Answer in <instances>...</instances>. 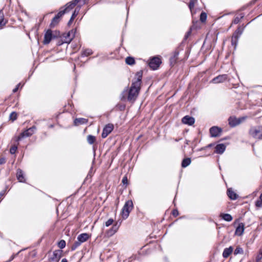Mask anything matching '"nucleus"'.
I'll return each mask as SVG.
<instances>
[{"instance_id": "1", "label": "nucleus", "mask_w": 262, "mask_h": 262, "mask_svg": "<svg viewBox=\"0 0 262 262\" xmlns=\"http://www.w3.org/2000/svg\"><path fill=\"white\" fill-rule=\"evenodd\" d=\"M142 77V71H139L136 74L135 79L133 81L130 87L128 90H125L122 92V100H127L132 103L135 101L141 89Z\"/></svg>"}, {"instance_id": "2", "label": "nucleus", "mask_w": 262, "mask_h": 262, "mask_svg": "<svg viewBox=\"0 0 262 262\" xmlns=\"http://www.w3.org/2000/svg\"><path fill=\"white\" fill-rule=\"evenodd\" d=\"M81 1V0H74L73 1L67 4L65 6V8L63 10L60 11L52 19L50 24V27L53 28L56 26L59 22L60 18L61 17L66 13L69 12L71 10L73 9L76 5ZM82 1L83 3H84V0H82Z\"/></svg>"}, {"instance_id": "3", "label": "nucleus", "mask_w": 262, "mask_h": 262, "mask_svg": "<svg viewBox=\"0 0 262 262\" xmlns=\"http://www.w3.org/2000/svg\"><path fill=\"white\" fill-rule=\"evenodd\" d=\"M249 134L256 139L262 140V126L251 127L249 130Z\"/></svg>"}, {"instance_id": "4", "label": "nucleus", "mask_w": 262, "mask_h": 262, "mask_svg": "<svg viewBox=\"0 0 262 262\" xmlns=\"http://www.w3.org/2000/svg\"><path fill=\"white\" fill-rule=\"evenodd\" d=\"M133 208V202L132 201H127L123 206L121 212L122 216L123 219H126Z\"/></svg>"}, {"instance_id": "5", "label": "nucleus", "mask_w": 262, "mask_h": 262, "mask_svg": "<svg viewBox=\"0 0 262 262\" xmlns=\"http://www.w3.org/2000/svg\"><path fill=\"white\" fill-rule=\"evenodd\" d=\"M246 118V117H245L238 118L235 117H230L228 119L229 124L231 126L234 127L245 121Z\"/></svg>"}, {"instance_id": "6", "label": "nucleus", "mask_w": 262, "mask_h": 262, "mask_svg": "<svg viewBox=\"0 0 262 262\" xmlns=\"http://www.w3.org/2000/svg\"><path fill=\"white\" fill-rule=\"evenodd\" d=\"M161 63V59L157 57H154L151 59L148 64L151 69L152 70H156Z\"/></svg>"}, {"instance_id": "7", "label": "nucleus", "mask_w": 262, "mask_h": 262, "mask_svg": "<svg viewBox=\"0 0 262 262\" xmlns=\"http://www.w3.org/2000/svg\"><path fill=\"white\" fill-rule=\"evenodd\" d=\"M61 256V251L60 250H55L53 252L52 255L49 257L50 262H58Z\"/></svg>"}, {"instance_id": "8", "label": "nucleus", "mask_w": 262, "mask_h": 262, "mask_svg": "<svg viewBox=\"0 0 262 262\" xmlns=\"http://www.w3.org/2000/svg\"><path fill=\"white\" fill-rule=\"evenodd\" d=\"M114 128V125L112 124H108L104 127L101 136L103 138H106L110 134Z\"/></svg>"}, {"instance_id": "9", "label": "nucleus", "mask_w": 262, "mask_h": 262, "mask_svg": "<svg viewBox=\"0 0 262 262\" xmlns=\"http://www.w3.org/2000/svg\"><path fill=\"white\" fill-rule=\"evenodd\" d=\"M35 129H36L35 127L33 126V127H30L29 129L25 130L24 132H23L20 134V135L18 137V139H20L21 138L31 136L34 133Z\"/></svg>"}, {"instance_id": "10", "label": "nucleus", "mask_w": 262, "mask_h": 262, "mask_svg": "<svg viewBox=\"0 0 262 262\" xmlns=\"http://www.w3.org/2000/svg\"><path fill=\"white\" fill-rule=\"evenodd\" d=\"M228 79V76L226 74L221 75L212 80V82L214 83H219L223 82Z\"/></svg>"}, {"instance_id": "11", "label": "nucleus", "mask_w": 262, "mask_h": 262, "mask_svg": "<svg viewBox=\"0 0 262 262\" xmlns=\"http://www.w3.org/2000/svg\"><path fill=\"white\" fill-rule=\"evenodd\" d=\"M89 237V235L87 233H82L80 235H79L77 237V239L78 241V242H76V247L80 245L82 243H83L85 241H86Z\"/></svg>"}, {"instance_id": "12", "label": "nucleus", "mask_w": 262, "mask_h": 262, "mask_svg": "<svg viewBox=\"0 0 262 262\" xmlns=\"http://www.w3.org/2000/svg\"><path fill=\"white\" fill-rule=\"evenodd\" d=\"M221 132H222L221 128H220L218 127H216V126L212 127L210 129V133L212 137H217V136H220Z\"/></svg>"}, {"instance_id": "13", "label": "nucleus", "mask_w": 262, "mask_h": 262, "mask_svg": "<svg viewBox=\"0 0 262 262\" xmlns=\"http://www.w3.org/2000/svg\"><path fill=\"white\" fill-rule=\"evenodd\" d=\"M52 38V32L51 30H48L44 36L43 43L48 44Z\"/></svg>"}, {"instance_id": "14", "label": "nucleus", "mask_w": 262, "mask_h": 262, "mask_svg": "<svg viewBox=\"0 0 262 262\" xmlns=\"http://www.w3.org/2000/svg\"><path fill=\"white\" fill-rule=\"evenodd\" d=\"M182 121L184 124L191 125L194 123V119L192 117L186 116L182 118Z\"/></svg>"}, {"instance_id": "15", "label": "nucleus", "mask_w": 262, "mask_h": 262, "mask_svg": "<svg viewBox=\"0 0 262 262\" xmlns=\"http://www.w3.org/2000/svg\"><path fill=\"white\" fill-rule=\"evenodd\" d=\"M215 152L217 154H223L226 149L224 144H219L215 146Z\"/></svg>"}, {"instance_id": "16", "label": "nucleus", "mask_w": 262, "mask_h": 262, "mask_svg": "<svg viewBox=\"0 0 262 262\" xmlns=\"http://www.w3.org/2000/svg\"><path fill=\"white\" fill-rule=\"evenodd\" d=\"M119 226L117 224L114 225L112 228L107 231V234L108 236H111L114 235L118 230Z\"/></svg>"}, {"instance_id": "17", "label": "nucleus", "mask_w": 262, "mask_h": 262, "mask_svg": "<svg viewBox=\"0 0 262 262\" xmlns=\"http://www.w3.org/2000/svg\"><path fill=\"white\" fill-rule=\"evenodd\" d=\"M244 231V225L241 223L238 225L235 230V234L237 235H241Z\"/></svg>"}, {"instance_id": "18", "label": "nucleus", "mask_w": 262, "mask_h": 262, "mask_svg": "<svg viewBox=\"0 0 262 262\" xmlns=\"http://www.w3.org/2000/svg\"><path fill=\"white\" fill-rule=\"evenodd\" d=\"M233 248L230 246L228 248H225L223 253V256L224 258H227L233 252Z\"/></svg>"}, {"instance_id": "19", "label": "nucleus", "mask_w": 262, "mask_h": 262, "mask_svg": "<svg viewBox=\"0 0 262 262\" xmlns=\"http://www.w3.org/2000/svg\"><path fill=\"white\" fill-rule=\"evenodd\" d=\"M16 177L17 180L20 182H23L25 181V178L23 176V172L21 170L18 169L16 173Z\"/></svg>"}, {"instance_id": "20", "label": "nucleus", "mask_w": 262, "mask_h": 262, "mask_svg": "<svg viewBox=\"0 0 262 262\" xmlns=\"http://www.w3.org/2000/svg\"><path fill=\"white\" fill-rule=\"evenodd\" d=\"M191 160L189 158H186L183 160L181 166L183 168H185L189 165L191 163Z\"/></svg>"}, {"instance_id": "21", "label": "nucleus", "mask_w": 262, "mask_h": 262, "mask_svg": "<svg viewBox=\"0 0 262 262\" xmlns=\"http://www.w3.org/2000/svg\"><path fill=\"white\" fill-rule=\"evenodd\" d=\"M227 194L231 200H235L237 198V194L231 189H228Z\"/></svg>"}, {"instance_id": "22", "label": "nucleus", "mask_w": 262, "mask_h": 262, "mask_svg": "<svg viewBox=\"0 0 262 262\" xmlns=\"http://www.w3.org/2000/svg\"><path fill=\"white\" fill-rule=\"evenodd\" d=\"M79 9H77V8H76V9L75 10V11H74V13H73V14H72V16H71V17L70 20H69V23H68V25H70L72 24V21H73V19L75 18V17L77 15V14H78V13H79Z\"/></svg>"}, {"instance_id": "23", "label": "nucleus", "mask_w": 262, "mask_h": 262, "mask_svg": "<svg viewBox=\"0 0 262 262\" xmlns=\"http://www.w3.org/2000/svg\"><path fill=\"white\" fill-rule=\"evenodd\" d=\"M125 62L126 64L128 65H133L135 63V59L133 57H127L125 59Z\"/></svg>"}, {"instance_id": "24", "label": "nucleus", "mask_w": 262, "mask_h": 262, "mask_svg": "<svg viewBox=\"0 0 262 262\" xmlns=\"http://www.w3.org/2000/svg\"><path fill=\"white\" fill-rule=\"evenodd\" d=\"M87 141L89 144H92L96 141V137L92 135H89L87 137Z\"/></svg>"}, {"instance_id": "25", "label": "nucleus", "mask_w": 262, "mask_h": 262, "mask_svg": "<svg viewBox=\"0 0 262 262\" xmlns=\"http://www.w3.org/2000/svg\"><path fill=\"white\" fill-rule=\"evenodd\" d=\"M222 218L228 222H230L232 220V217L229 214H223L222 215Z\"/></svg>"}, {"instance_id": "26", "label": "nucleus", "mask_w": 262, "mask_h": 262, "mask_svg": "<svg viewBox=\"0 0 262 262\" xmlns=\"http://www.w3.org/2000/svg\"><path fill=\"white\" fill-rule=\"evenodd\" d=\"M86 122H87V120L85 119H83V118H78V119H76L75 120V123L76 124H83V123H86Z\"/></svg>"}, {"instance_id": "27", "label": "nucleus", "mask_w": 262, "mask_h": 262, "mask_svg": "<svg viewBox=\"0 0 262 262\" xmlns=\"http://www.w3.org/2000/svg\"><path fill=\"white\" fill-rule=\"evenodd\" d=\"M259 200H257L256 203L255 205L258 207H262V193L260 195Z\"/></svg>"}, {"instance_id": "28", "label": "nucleus", "mask_w": 262, "mask_h": 262, "mask_svg": "<svg viewBox=\"0 0 262 262\" xmlns=\"http://www.w3.org/2000/svg\"><path fill=\"white\" fill-rule=\"evenodd\" d=\"M243 252H244L243 250V249L242 248H241L239 247H237L235 249L234 254L235 255H237V254H242V253H243Z\"/></svg>"}, {"instance_id": "29", "label": "nucleus", "mask_w": 262, "mask_h": 262, "mask_svg": "<svg viewBox=\"0 0 262 262\" xmlns=\"http://www.w3.org/2000/svg\"><path fill=\"white\" fill-rule=\"evenodd\" d=\"M6 22L4 20L3 15L0 13V29L2 28L3 26H4Z\"/></svg>"}, {"instance_id": "30", "label": "nucleus", "mask_w": 262, "mask_h": 262, "mask_svg": "<svg viewBox=\"0 0 262 262\" xmlns=\"http://www.w3.org/2000/svg\"><path fill=\"white\" fill-rule=\"evenodd\" d=\"M207 18V15L205 12H202L200 15V20L202 22H205Z\"/></svg>"}, {"instance_id": "31", "label": "nucleus", "mask_w": 262, "mask_h": 262, "mask_svg": "<svg viewBox=\"0 0 262 262\" xmlns=\"http://www.w3.org/2000/svg\"><path fill=\"white\" fill-rule=\"evenodd\" d=\"M58 246L60 249H63L66 246V242L64 240H61L58 243Z\"/></svg>"}, {"instance_id": "32", "label": "nucleus", "mask_w": 262, "mask_h": 262, "mask_svg": "<svg viewBox=\"0 0 262 262\" xmlns=\"http://www.w3.org/2000/svg\"><path fill=\"white\" fill-rule=\"evenodd\" d=\"M196 2L197 0H190L189 4V7L191 10L193 8L194 5Z\"/></svg>"}, {"instance_id": "33", "label": "nucleus", "mask_w": 262, "mask_h": 262, "mask_svg": "<svg viewBox=\"0 0 262 262\" xmlns=\"http://www.w3.org/2000/svg\"><path fill=\"white\" fill-rule=\"evenodd\" d=\"M17 118V114L15 112H12L10 115V119L12 121H14Z\"/></svg>"}, {"instance_id": "34", "label": "nucleus", "mask_w": 262, "mask_h": 262, "mask_svg": "<svg viewBox=\"0 0 262 262\" xmlns=\"http://www.w3.org/2000/svg\"><path fill=\"white\" fill-rule=\"evenodd\" d=\"M114 222V220L113 219H110L109 220H108L105 223V225L106 227H108L110 226V225H111L112 224H113Z\"/></svg>"}, {"instance_id": "35", "label": "nucleus", "mask_w": 262, "mask_h": 262, "mask_svg": "<svg viewBox=\"0 0 262 262\" xmlns=\"http://www.w3.org/2000/svg\"><path fill=\"white\" fill-rule=\"evenodd\" d=\"M92 53V52L90 49H86L83 51V54L85 56H88L91 55Z\"/></svg>"}, {"instance_id": "36", "label": "nucleus", "mask_w": 262, "mask_h": 262, "mask_svg": "<svg viewBox=\"0 0 262 262\" xmlns=\"http://www.w3.org/2000/svg\"><path fill=\"white\" fill-rule=\"evenodd\" d=\"M17 150V147L15 146H13L11 147V148L10 149V152L11 154H14Z\"/></svg>"}, {"instance_id": "37", "label": "nucleus", "mask_w": 262, "mask_h": 262, "mask_svg": "<svg viewBox=\"0 0 262 262\" xmlns=\"http://www.w3.org/2000/svg\"><path fill=\"white\" fill-rule=\"evenodd\" d=\"M75 33V30H72L69 32L68 36H72V38L70 39V41L74 37Z\"/></svg>"}, {"instance_id": "38", "label": "nucleus", "mask_w": 262, "mask_h": 262, "mask_svg": "<svg viewBox=\"0 0 262 262\" xmlns=\"http://www.w3.org/2000/svg\"><path fill=\"white\" fill-rule=\"evenodd\" d=\"M240 21V18L238 17H235L233 20V23L234 24H237Z\"/></svg>"}, {"instance_id": "39", "label": "nucleus", "mask_w": 262, "mask_h": 262, "mask_svg": "<svg viewBox=\"0 0 262 262\" xmlns=\"http://www.w3.org/2000/svg\"><path fill=\"white\" fill-rule=\"evenodd\" d=\"M122 183L123 184H127V178L126 176H124L122 180Z\"/></svg>"}, {"instance_id": "40", "label": "nucleus", "mask_w": 262, "mask_h": 262, "mask_svg": "<svg viewBox=\"0 0 262 262\" xmlns=\"http://www.w3.org/2000/svg\"><path fill=\"white\" fill-rule=\"evenodd\" d=\"M262 259L261 255L258 254L256 256V262H260V260Z\"/></svg>"}, {"instance_id": "41", "label": "nucleus", "mask_w": 262, "mask_h": 262, "mask_svg": "<svg viewBox=\"0 0 262 262\" xmlns=\"http://www.w3.org/2000/svg\"><path fill=\"white\" fill-rule=\"evenodd\" d=\"M178 53H176L173 56V57L172 58H171V60H173L174 61H176V60L177 59V56H178Z\"/></svg>"}, {"instance_id": "42", "label": "nucleus", "mask_w": 262, "mask_h": 262, "mask_svg": "<svg viewBox=\"0 0 262 262\" xmlns=\"http://www.w3.org/2000/svg\"><path fill=\"white\" fill-rule=\"evenodd\" d=\"M6 162V160L4 158H2L0 159V164H3Z\"/></svg>"}, {"instance_id": "43", "label": "nucleus", "mask_w": 262, "mask_h": 262, "mask_svg": "<svg viewBox=\"0 0 262 262\" xmlns=\"http://www.w3.org/2000/svg\"><path fill=\"white\" fill-rule=\"evenodd\" d=\"M18 85H17V86L16 88H15L14 89H13V93L16 92L18 90Z\"/></svg>"}, {"instance_id": "44", "label": "nucleus", "mask_w": 262, "mask_h": 262, "mask_svg": "<svg viewBox=\"0 0 262 262\" xmlns=\"http://www.w3.org/2000/svg\"><path fill=\"white\" fill-rule=\"evenodd\" d=\"M234 37L235 38V39H236L237 36H235V35H233V37H232V42H233V38H234Z\"/></svg>"}, {"instance_id": "45", "label": "nucleus", "mask_w": 262, "mask_h": 262, "mask_svg": "<svg viewBox=\"0 0 262 262\" xmlns=\"http://www.w3.org/2000/svg\"><path fill=\"white\" fill-rule=\"evenodd\" d=\"M61 262H68V261L66 258H63L61 260Z\"/></svg>"}, {"instance_id": "46", "label": "nucleus", "mask_w": 262, "mask_h": 262, "mask_svg": "<svg viewBox=\"0 0 262 262\" xmlns=\"http://www.w3.org/2000/svg\"><path fill=\"white\" fill-rule=\"evenodd\" d=\"M258 254H259L260 255H261V256H262V249H260Z\"/></svg>"}, {"instance_id": "47", "label": "nucleus", "mask_w": 262, "mask_h": 262, "mask_svg": "<svg viewBox=\"0 0 262 262\" xmlns=\"http://www.w3.org/2000/svg\"><path fill=\"white\" fill-rule=\"evenodd\" d=\"M4 194L2 193H0V200L2 199V197L3 196Z\"/></svg>"}]
</instances>
